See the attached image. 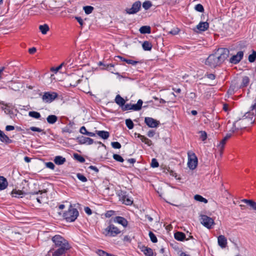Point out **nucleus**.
I'll use <instances>...</instances> for the list:
<instances>
[{"label": "nucleus", "instance_id": "1", "mask_svg": "<svg viewBox=\"0 0 256 256\" xmlns=\"http://www.w3.org/2000/svg\"><path fill=\"white\" fill-rule=\"evenodd\" d=\"M230 52L225 48H218L214 54L208 56L206 64L211 68H215L222 64L228 56Z\"/></svg>", "mask_w": 256, "mask_h": 256}, {"label": "nucleus", "instance_id": "2", "mask_svg": "<svg viewBox=\"0 0 256 256\" xmlns=\"http://www.w3.org/2000/svg\"><path fill=\"white\" fill-rule=\"evenodd\" d=\"M256 115V111L250 110L246 112L244 116L240 120L236 121L230 128V131L234 132L236 130L246 128L250 124L254 122L253 118Z\"/></svg>", "mask_w": 256, "mask_h": 256}, {"label": "nucleus", "instance_id": "3", "mask_svg": "<svg viewBox=\"0 0 256 256\" xmlns=\"http://www.w3.org/2000/svg\"><path fill=\"white\" fill-rule=\"evenodd\" d=\"M121 231L113 224H110L106 228L102 230V233L106 236L114 237L120 233Z\"/></svg>", "mask_w": 256, "mask_h": 256}, {"label": "nucleus", "instance_id": "4", "mask_svg": "<svg viewBox=\"0 0 256 256\" xmlns=\"http://www.w3.org/2000/svg\"><path fill=\"white\" fill-rule=\"evenodd\" d=\"M52 240L56 248H70V244L67 240L60 235L54 236Z\"/></svg>", "mask_w": 256, "mask_h": 256}, {"label": "nucleus", "instance_id": "5", "mask_svg": "<svg viewBox=\"0 0 256 256\" xmlns=\"http://www.w3.org/2000/svg\"><path fill=\"white\" fill-rule=\"evenodd\" d=\"M79 212L77 209L70 206V208L64 214V218L68 222H74L78 218Z\"/></svg>", "mask_w": 256, "mask_h": 256}, {"label": "nucleus", "instance_id": "6", "mask_svg": "<svg viewBox=\"0 0 256 256\" xmlns=\"http://www.w3.org/2000/svg\"><path fill=\"white\" fill-rule=\"evenodd\" d=\"M247 94L249 98L253 100L252 103L250 107V110L256 111V84L250 87Z\"/></svg>", "mask_w": 256, "mask_h": 256}, {"label": "nucleus", "instance_id": "7", "mask_svg": "<svg viewBox=\"0 0 256 256\" xmlns=\"http://www.w3.org/2000/svg\"><path fill=\"white\" fill-rule=\"evenodd\" d=\"M188 166L190 170H194L198 165V158L194 152H188Z\"/></svg>", "mask_w": 256, "mask_h": 256}, {"label": "nucleus", "instance_id": "8", "mask_svg": "<svg viewBox=\"0 0 256 256\" xmlns=\"http://www.w3.org/2000/svg\"><path fill=\"white\" fill-rule=\"evenodd\" d=\"M200 220L201 224L208 229L212 228L214 224V219L206 215H202Z\"/></svg>", "mask_w": 256, "mask_h": 256}, {"label": "nucleus", "instance_id": "9", "mask_svg": "<svg viewBox=\"0 0 256 256\" xmlns=\"http://www.w3.org/2000/svg\"><path fill=\"white\" fill-rule=\"evenodd\" d=\"M32 196L33 197V199H36L38 203L42 204L47 199L46 191V190L44 191L39 190L38 192L32 193Z\"/></svg>", "mask_w": 256, "mask_h": 256}, {"label": "nucleus", "instance_id": "10", "mask_svg": "<svg viewBox=\"0 0 256 256\" xmlns=\"http://www.w3.org/2000/svg\"><path fill=\"white\" fill-rule=\"evenodd\" d=\"M141 2L140 1L134 2L130 8H126L125 11L126 14H133L138 12L141 8Z\"/></svg>", "mask_w": 256, "mask_h": 256}, {"label": "nucleus", "instance_id": "11", "mask_svg": "<svg viewBox=\"0 0 256 256\" xmlns=\"http://www.w3.org/2000/svg\"><path fill=\"white\" fill-rule=\"evenodd\" d=\"M56 250H50L48 252V256H62L66 253L70 248H57Z\"/></svg>", "mask_w": 256, "mask_h": 256}, {"label": "nucleus", "instance_id": "12", "mask_svg": "<svg viewBox=\"0 0 256 256\" xmlns=\"http://www.w3.org/2000/svg\"><path fill=\"white\" fill-rule=\"evenodd\" d=\"M57 96L58 94L55 92L50 93L49 92H46L42 96V99L45 102H51L57 97Z\"/></svg>", "mask_w": 256, "mask_h": 256}, {"label": "nucleus", "instance_id": "13", "mask_svg": "<svg viewBox=\"0 0 256 256\" xmlns=\"http://www.w3.org/2000/svg\"><path fill=\"white\" fill-rule=\"evenodd\" d=\"M144 122L148 127L152 128H157L160 124L159 121L150 117H146Z\"/></svg>", "mask_w": 256, "mask_h": 256}, {"label": "nucleus", "instance_id": "14", "mask_svg": "<svg viewBox=\"0 0 256 256\" xmlns=\"http://www.w3.org/2000/svg\"><path fill=\"white\" fill-rule=\"evenodd\" d=\"M244 52L242 51H239L235 55H234L230 60V62L232 64H236L238 63L242 58Z\"/></svg>", "mask_w": 256, "mask_h": 256}, {"label": "nucleus", "instance_id": "15", "mask_svg": "<svg viewBox=\"0 0 256 256\" xmlns=\"http://www.w3.org/2000/svg\"><path fill=\"white\" fill-rule=\"evenodd\" d=\"M218 246L222 248H224L227 246V240L223 235L218 236Z\"/></svg>", "mask_w": 256, "mask_h": 256}, {"label": "nucleus", "instance_id": "16", "mask_svg": "<svg viewBox=\"0 0 256 256\" xmlns=\"http://www.w3.org/2000/svg\"><path fill=\"white\" fill-rule=\"evenodd\" d=\"M114 222L122 225L124 227H126L128 224V220L124 217L120 216L115 217Z\"/></svg>", "mask_w": 256, "mask_h": 256}, {"label": "nucleus", "instance_id": "17", "mask_svg": "<svg viewBox=\"0 0 256 256\" xmlns=\"http://www.w3.org/2000/svg\"><path fill=\"white\" fill-rule=\"evenodd\" d=\"M79 142L81 144H87L90 145L94 143V140L90 138L82 136L79 138Z\"/></svg>", "mask_w": 256, "mask_h": 256}, {"label": "nucleus", "instance_id": "18", "mask_svg": "<svg viewBox=\"0 0 256 256\" xmlns=\"http://www.w3.org/2000/svg\"><path fill=\"white\" fill-rule=\"evenodd\" d=\"M209 27V24L207 22H200L197 26L196 28L199 31L204 32Z\"/></svg>", "mask_w": 256, "mask_h": 256}, {"label": "nucleus", "instance_id": "19", "mask_svg": "<svg viewBox=\"0 0 256 256\" xmlns=\"http://www.w3.org/2000/svg\"><path fill=\"white\" fill-rule=\"evenodd\" d=\"M8 186V182L6 179L2 176H0V190H4Z\"/></svg>", "mask_w": 256, "mask_h": 256}, {"label": "nucleus", "instance_id": "20", "mask_svg": "<svg viewBox=\"0 0 256 256\" xmlns=\"http://www.w3.org/2000/svg\"><path fill=\"white\" fill-rule=\"evenodd\" d=\"M250 83V78L247 76H244L242 78L240 84L239 86L240 88L246 87Z\"/></svg>", "mask_w": 256, "mask_h": 256}, {"label": "nucleus", "instance_id": "21", "mask_svg": "<svg viewBox=\"0 0 256 256\" xmlns=\"http://www.w3.org/2000/svg\"><path fill=\"white\" fill-rule=\"evenodd\" d=\"M0 140L6 144H10L12 142V140L1 130H0Z\"/></svg>", "mask_w": 256, "mask_h": 256}, {"label": "nucleus", "instance_id": "22", "mask_svg": "<svg viewBox=\"0 0 256 256\" xmlns=\"http://www.w3.org/2000/svg\"><path fill=\"white\" fill-rule=\"evenodd\" d=\"M138 138H140L141 141L147 144L148 146H151L152 144V141L146 137L144 136H142L140 134H138Z\"/></svg>", "mask_w": 256, "mask_h": 256}, {"label": "nucleus", "instance_id": "23", "mask_svg": "<svg viewBox=\"0 0 256 256\" xmlns=\"http://www.w3.org/2000/svg\"><path fill=\"white\" fill-rule=\"evenodd\" d=\"M96 134L103 139H108L110 136V134L107 131L104 130H96Z\"/></svg>", "mask_w": 256, "mask_h": 256}, {"label": "nucleus", "instance_id": "24", "mask_svg": "<svg viewBox=\"0 0 256 256\" xmlns=\"http://www.w3.org/2000/svg\"><path fill=\"white\" fill-rule=\"evenodd\" d=\"M143 102L141 100H139L136 104H131L132 110H139L141 109Z\"/></svg>", "mask_w": 256, "mask_h": 256}, {"label": "nucleus", "instance_id": "25", "mask_svg": "<svg viewBox=\"0 0 256 256\" xmlns=\"http://www.w3.org/2000/svg\"><path fill=\"white\" fill-rule=\"evenodd\" d=\"M175 239L179 241H183L186 239V235L184 233L180 232H176L174 234Z\"/></svg>", "mask_w": 256, "mask_h": 256}, {"label": "nucleus", "instance_id": "26", "mask_svg": "<svg viewBox=\"0 0 256 256\" xmlns=\"http://www.w3.org/2000/svg\"><path fill=\"white\" fill-rule=\"evenodd\" d=\"M114 100L120 107L124 106L126 102L125 100L119 94L116 95Z\"/></svg>", "mask_w": 256, "mask_h": 256}, {"label": "nucleus", "instance_id": "27", "mask_svg": "<svg viewBox=\"0 0 256 256\" xmlns=\"http://www.w3.org/2000/svg\"><path fill=\"white\" fill-rule=\"evenodd\" d=\"M66 161V160L64 158H63L62 156H56L54 159V162L56 164L58 165H61L64 164Z\"/></svg>", "mask_w": 256, "mask_h": 256}, {"label": "nucleus", "instance_id": "28", "mask_svg": "<svg viewBox=\"0 0 256 256\" xmlns=\"http://www.w3.org/2000/svg\"><path fill=\"white\" fill-rule=\"evenodd\" d=\"M58 117L56 115H50L46 118L47 122L49 124H54L58 120Z\"/></svg>", "mask_w": 256, "mask_h": 256}, {"label": "nucleus", "instance_id": "29", "mask_svg": "<svg viewBox=\"0 0 256 256\" xmlns=\"http://www.w3.org/2000/svg\"><path fill=\"white\" fill-rule=\"evenodd\" d=\"M142 251L146 256H153L154 252L152 248L148 247H143Z\"/></svg>", "mask_w": 256, "mask_h": 256}, {"label": "nucleus", "instance_id": "30", "mask_svg": "<svg viewBox=\"0 0 256 256\" xmlns=\"http://www.w3.org/2000/svg\"><path fill=\"white\" fill-rule=\"evenodd\" d=\"M11 194L14 197L22 198L24 194V193L20 190H14L12 192Z\"/></svg>", "mask_w": 256, "mask_h": 256}, {"label": "nucleus", "instance_id": "31", "mask_svg": "<svg viewBox=\"0 0 256 256\" xmlns=\"http://www.w3.org/2000/svg\"><path fill=\"white\" fill-rule=\"evenodd\" d=\"M152 44L148 41H144L142 44V47L144 50L149 51L152 48Z\"/></svg>", "mask_w": 256, "mask_h": 256}, {"label": "nucleus", "instance_id": "32", "mask_svg": "<svg viewBox=\"0 0 256 256\" xmlns=\"http://www.w3.org/2000/svg\"><path fill=\"white\" fill-rule=\"evenodd\" d=\"M120 200L124 204L126 205H130L132 203V200L126 195L122 196L120 198Z\"/></svg>", "mask_w": 256, "mask_h": 256}, {"label": "nucleus", "instance_id": "33", "mask_svg": "<svg viewBox=\"0 0 256 256\" xmlns=\"http://www.w3.org/2000/svg\"><path fill=\"white\" fill-rule=\"evenodd\" d=\"M39 30L43 34H46L49 30L50 28L47 24H44L39 26Z\"/></svg>", "mask_w": 256, "mask_h": 256}, {"label": "nucleus", "instance_id": "34", "mask_svg": "<svg viewBox=\"0 0 256 256\" xmlns=\"http://www.w3.org/2000/svg\"><path fill=\"white\" fill-rule=\"evenodd\" d=\"M141 34H150V26H142L139 30Z\"/></svg>", "mask_w": 256, "mask_h": 256}, {"label": "nucleus", "instance_id": "35", "mask_svg": "<svg viewBox=\"0 0 256 256\" xmlns=\"http://www.w3.org/2000/svg\"><path fill=\"white\" fill-rule=\"evenodd\" d=\"M0 104L4 105V106H2V108L3 110H4L6 114H9L11 112L10 108L8 104H4V102H0Z\"/></svg>", "mask_w": 256, "mask_h": 256}, {"label": "nucleus", "instance_id": "36", "mask_svg": "<svg viewBox=\"0 0 256 256\" xmlns=\"http://www.w3.org/2000/svg\"><path fill=\"white\" fill-rule=\"evenodd\" d=\"M28 116L36 119H39L41 117L40 113L36 111L30 112H28Z\"/></svg>", "mask_w": 256, "mask_h": 256}, {"label": "nucleus", "instance_id": "37", "mask_svg": "<svg viewBox=\"0 0 256 256\" xmlns=\"http://www.w3.org/2000/svg\"><path fill=\"white\" fill-rule=\"evenodd\" d=\"M194 200L197 201L203 202L205 204H206L208 202V200L200 195L196 194V195L194 196Z\"/></svg>", "mask_w": 256, "mask_h": 256}, {"label": "nucleus", "instance_id": "38", "mask_svg": "<svg viewBox=\"0 0 256 256\" xmlns=\"http://www.w3.org/2000/svg\"><path fill=\"white\" fill-rule=\"evenodd\" d=\"M94 9V7L92 6H85L83 8V10L86 14H91L92 12Z\"/></svg>", "mask_w": 256, "mask_h": 256}, {"label": "nucleus", "instance_id": "39", "mask_svg": "<svg viewBox=\"0 0 256 256\" xmlns=\"http://www.w3.org/2000/svg\"><path fill=\"white\" fill-rule=\"evenodd\" d=\"M256 59V52L254 50H253L252 54H250V55H249L248 60L250 62H253L255 61Z\"/></svg>", "mask_w": 256, "mask_h": 256}, {"label": "nucleus", "instance_id": "40", "mask_svg": "<svg viewBox=\"0 0 256 256\" xmlns=\"http://www.w3.org/2000/svg\"><path fill=\"white\" fill-rule=\"evenodd\" d=\"M152 6V2L150 0H146L142 4V7L146 10H148Z\"/></svg>", "mask_w": 256, "mask_h": 256}, {"label": "nucleus", "instance_id": "41", "mask_svg": "<svg viewBox=\"0 0 256 256\" xmlns=\"http://www.w3.org/2000/svg\"><path fill=\"white\" fill-rule=\"evenodd\" d=\"M126 126L130 130L134 128V124L130 119H126Z\"/></svg>", "mask_w": 256, "mask_h": 256}, {"label": "nucleus", "instance_id": "42", "mask_svg": "<svg viewBox=\"0 0 256 256\" xmlns=\"http://www.w3.org/2000/svg\"><path fill=\"white\" fill-rule=\"evenodd\" d=\"M77 178L82 182H86L88 180L86 178L81 174L78 173L76 174Z\"/></svg>", "mask_w": 256, "mask_h": 256}, {"label": "nucleus", "instance_id": "43", "mask_svg": "<svg viewBox=\"0 0 256 256\" xmlns=\"http://www.w3.org/2000/svg\"><path fill=\"white\" fill-rule=\"evenodd\" d=\"M113 158L114 160L119 162H123L124 161V158L119 154H114Z\"/></svg>", "mask_w": 256, "mask_h": 256}, {"label": "nucleus", "instance_id": "44", "mask_svg": "<svg viewBox=\"0 0 256 256\" xmlns=\"http://www.w3.org/2000/svg\"><path fill=\"white\" fill-rule=\"evenodd\" d=\"M200 134V139L202 140V141H204L205 140H206V138H207V134H206V132H205V131H200L199 132Z\"/></svg>", "mask_w": 256, "mask_h": 256}, {"label": "nucleus", "instance_id": "45", "mask_svg": "<svg viewBox=\"0 0 256 256\" xmlns=\"http://www.w3.org/2000/svg\"><path fill=\"white\" fill-rule=\"evenodd\" d=\"M149 236L150 238V239L151 240V241L152 242H156L158 240H157V238L156 237V236H155V234L152 232H149Z\"/></svg>", "mask_w": 256, "mask_h": 256}, {"label": "nucleus", "instance_id": "46", "mask_svg": "<svg viewBox=\"0 0 256 256\" xmlns=\"http://www.w3.org/2000/svg\"><path fill=\"white\" fill-rule=\"evenodd\" d=\"M126 62L132 66H136V64L140 63V62L128 59V60H126Z\"/></svg>", "mask_w": 256, "mask_h": 256}, {"label": "nucleus", "instance_id": "47", "mask_svg": "<svg viewBox=\"0 0 256 256\" xmlns=\"http://www.w3.org/2000/svg\"><path fill=\"white\" fill-rule=\"evenodd\" d=\"M225 144H222V142H220L219 144L217 145V148H218V150L220 152V155L222 154V150L224 148Z\"/></svg>", "mask_w": 256, "mask_h": 256}, {"label": "nucleus", "instance_id": "48", "mask_svg": "<svg viewBox=\"0 0 256 256\" xmlns=\"http://www.w3.org/2000/svg\"><path fill=\"white\" fill-rule=\"evenodd\" d=\"M195 10L199 12H203L204 8L201 4H198L195 6Z\"/></svg>", "mask_w": 256, "mask_h": 256}, {"label": "nucleus", "instance_id": "49", "mask_svg": "<svg viewBox=\"0 0 256 256\" xmlns=\"http://www.w3.org/2000/svg\"><path fill=\"white\" fill-rule=\"evenodd\" d=\"M112 146L114 148H118L119 149L121 148V144L120 142H112Z\"/></svg>", "mask_w": 256, "mask_h": 256}, {"label": "nucleus", "instance_id": "50", "mask_svg": "<svg viewBox=\"0 0 256 256\" xmlns=\"http://www.w3.org/2000/svg\"><path fill=\"white\" fill-rule=\"evenodd\" d=\"M158 162L156 158H152L151 162V166L152 168H158Z\"/></svg>", "mask_w": 256, "mask_h": 256}, {"label": "nucleus", "instance_id": "51", "mask_svg": "<svg viewBox=\"0 0 256 256\" xmlns=\"http://www.w3.org/2000/svg\"><path fill=\"white\" fill-rule=\"evenodd\" d=\"M74 158L76 160L80 162H84L85 161L84 158L82 156L78 155V154H74Z\"/></svg>", "mask_w": 256, "mask_h": 256}, {"label": "nucleus", "instance_id": "52", "mask_svg": "<svg viewBox=\"0 0 256 256\" xmlns=\"http://www.w3.org/2000/svg\"><path fill=\"white\" fill-rule=\"evenodd\" d=\"M115 212L112 210L107 211L105 214L106 218H110L112 216L114 215Z\"/></svg>", "mask_w": 256, "mask_h": 256}, {"label": "nucleus", "instance_id": "53", "mask_svg": "<svg viewBox=\"0 0 256 256\" xmlns=\"http://www.w3.org/2000/svg\"><path fill=\"white\" fill-rule=\"evenodd\" d=\"M123 110H132L131 104H124V106L121 107Z\"/></svg>", "mask_w": 256, "mask_h": 256}, {"label": "nucleus", "instance_id": "54", "mask_svg": "<svg viewBox=\"0 0 256 256\" xmlns=\"http://www.w3.org/2000/svg\"><path fill=\"white\" fill-rule=\"evenodd\" d=\"M46 166L51 170L54 168L55 166L52 162H48L46 163Z\"/></svg>", "mask_w": 256, "mask_h": 256}, {"label": "nucleus", "instance_id": "55", "mask_svg": "<svg viewBox=\"0 0 256 256\" xmlns=\"http://www.w3.org/2000/svg\"><path fill=\"white\" fill-rule=\"evenodd\" d=\"M30 129L33 132H42L43 130L39 128L32 126Z\"/></svg>", "mask_w": 256, "mask_h": 256}, {"label": "nucleus", "instance_id": "56", "mask_svg": "<svg viewBox=\"0 0 256 256\" xmlns=\"http://www.w3.org/2000/svg\"><path fill=\"white\" fill-rule=\"evenodd\" d=\"M80 132L82 134L86 135H87V133L88 132L86 128L84 126H82V127L80 128Z\"/></svg>", "mask_w": 256, "mask_h": 256}, {"label": "nucleus", "instance_id": "57", "mask_svg": "<svg viewBox=\"0 0 256 256\" xmlns=\"http://www.w3.org/2000/svg\"><path fill=\"white\" fill-rule=\"evenodd\" d=\"M179 32V29L177 28H174L172 30H170L169 33L172 34L173 35H176L178 34Z\"/></svg>", "mask_w": 256, "mask_h": 256}, {"label": "nucleus", "instance_id": "58", "mask_svg": "<svg viewBox=\"0 0 256 256\" xmlns=\"http://www.w3.org/2000/svg\"><path fill=\"white\" fill-rule=\"evenodd\" d=\"M155 134H156V132H155L154 130H150L148 132L147 136L149 138H152V137H153L154 136Z\"/></svg>", "mask_w": 256, "mask_h": 256}, {"label": "nucleus", "instance_id": "59", "mask_svg": "<svg viewBox=\"0 0 256 256\" xmlns=\"http://www.w3.org/2000/svg\"><path fill=\"white\" fill-rule=\"evenodd\" d=\"M206 76L208 78H209L210 80H214L216 78L215 75L214 74H206Z\"/></svg>", "mask_w": 256, "mask_h": 256}, {"label": "nucleus", "instance_id": "60", "mask_svg": "<svg viewBox=\"0 0 256 256\" xmlns=\"http://www.w3.org/2000/svg\"><path fill=\"white\" fill-rule=\"evenodd\" d=\"M249 206L254 210H256V202L252 200Z\"/></svg>", "mask_w": 256, "mask_h": 256}, {"label": "nucleus", "instance_id": "61", "mask_svg": "<svg viewBox=\"0 0 256 256\" xmlns=\"http://www.w3.org/2000/svg\"><path fill=\"white\" fill-rule=\"evenodd\" d=\"M85 212L88 215H90L92 214L91 209L89 207H85L84 208Z\"/></svg>", "mask_w": 256, "mask_h": 256}, {"label": "nucleus", "instance_id": "62", "mask_svg": "<svg viewBox=\"0 0 256 256\" xmlns=\"http://www.w3.org/2000/svg\"><path fill=\"white\" fill-rule=\"evenodd\" d=\"M62 132H67L68 134H70L72 132V130L70 128H68V126H66L62 129Z\"/></svg>", "mask_w": 256, "mask_h": 256}, {"label": "nucleus", "instance_id": "63", "mask_svg": "<svg viewBox=\"0 0 256 256\" xmlns=\"http://www.w3.org/2000/svg\"><path fill=\"white\" fill-rule=\"evenodd\" d=\"M113 68H114V65L113 64H109V65H108L106 68V69L108 70H109L110 72H111L112 73H114L113 71Z\"/></svg>", "mask_w": 256, "mask_h": 256}, {"label": "nucleus", "instance_id": "64", "mask_svg": "<svg viewBox=\"0 0 256 256\" xmlns=\"http://www.w3.org/2000/svg\"><path fill=\"white\" fill-rule=\"evenodd\" d=\"M88 168L90 170H92L94 171L96 173L98 172V169L95 166H90L88 167Z\"/></svg>", "mask_w": 256, "mask_h": 256}]
</instances>
